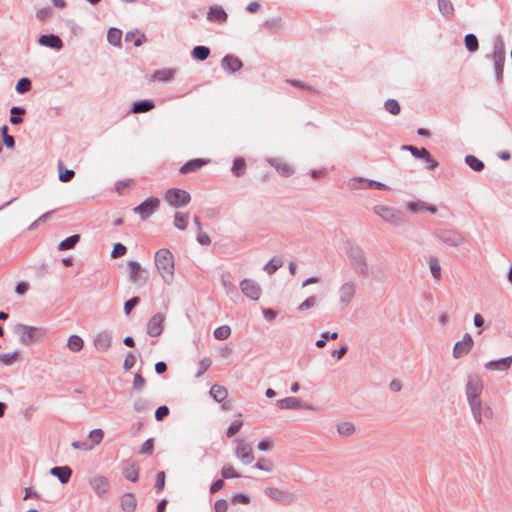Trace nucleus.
Instances as JSON below:
<instances>
[{
	"instance_id": "f257e3e1",
	"label": "nucleus",
	"mask_w": 512,
	"mask_h": 512,
	"mask_svg": "<svg viewBox=\"0 0 512 512\" xmlns=\"http://www.w3.org/2000/svg\"><path fill=\"white\" fill-rule=\"evenodd\" d=\"M483 391V382L481 378L476 375L472 374L468 376L466 388H465V394L467 397V401L472 413V416L476 423L481 424L482 419V401L480 398V395Z\"/></svg>"
},
{
	"instance_id": "f03ea898",
	"label": "nucleus",
	"mask_w": 512,
	"mask_h": 512,
	"mask_svg": "<svg viewBox=\"0 0 512 512\" xmlns=\"http://www.w3.org/2000/svg\"><path fill=\"white\" fill-rule=\"evenodd\" d=\"M346 256L354 272L367 278L370 276L368 260L363 248L356 243H348L345 248Z\"/></svg>"
},
{
	"instance_id": "7ed1b4c3",
	"label": "nucleus",
	"mask_w": 512,
	"mask_h": 512,
	"mask_svg": "<svg viewBox=\"0 0 512 512\" xmlns=\"http://www.w3.org/2000/svg\"><path fill=\"white\" fill-rule=\"evenodd\" d=\"M155 265L163 280L171 284L174 279V256L169 249L162 248L155 254Z\"/></svg>"
},
{
	"instance_id": "20e7f679",
	"label": "nucleus",
	"mask_w": 512,
	"mask_h": 512,
	"mask_svg": "<svg viewBox=\"0 0 512 512\" xmlns=\"http://www.w3.org/2000/svg\"><path fill=\"white\" fill-rule=\"evenodd\" d=\"M15 333L19 336V341L23 345H30L36 342H41L47 335L48 330L43 327L17 324L15 326Z\"/></svg>"
},
{
	"instance_id": "39448f33",
	"label": "nucleus",
	"mask_w": 512,
	"mask_h": 512,
	"mask_svg": "<svg viewBox=\"0 0 512 512\" xmlns=\"http://www.w3.org/2000/svg\"><path fill=\"white\" fill-rule=\"evenodd\" d=\"M505 44L501 36H497L494 40L493 61L495 76L498 83L503 80L504 62H505Z\"/></svg>"
},
{
	"instance_id": "423d86ee",
	"label": "nucleus",
	"mask_w": 512,
	"mask_h": 512,
	"mask_svg": "<svg viewBox=\"0 0 512 512\" xmlns=\"http://www.w3.org/2000/svg\"><path fill=\"white\" fill-rule=\"evenodd\" d=\"M373 212L384 221L393 225H401L404 222V214L400 210L390 206L376 205L373 207Z\"/></svg>"
},
{
	"instance_id": "0eeeda50",
	"label": "nucleus",
	"mask_w": 512,
	"mask_h": 512,
	"mask_svg": "<svg viewBox=\"0 0 512 512\" xmlns=\"http://www.w3.org/2000/svg\"><path fill=\"white\" fill-rule=\"evenodd\" d=\"M435 237L449 247H458L465 243L463 234L453 229H439L435 232Z\"/></svg>"
},
{
	"instance_id": "6e6552de",
	"label": "nucleus",
	"mask_w": 512,
	"mask_h": 512,
	"mask_svg": "<svg viewBox=\"0 0 512 512\" xmlns=\"http://www.w3.org/2000/svg\"><path fill=\"white\" fill-rule=\"evenodd\" d=\"M165 200L175 208H181L188 205L191 201V196L186 190L179 188H170L165 193Z\"/></svg>"
},
{
	"instance_id": "1a4fd4ad",
	"label": "nucleus",
	"mask_w": 512,
	"mask_h": 512,
	"mask_svg": "<svg viewBox=\"0 0 512 512\" xmlns=\"http://www.w3.org/2000/svg\"><path fill=\"white\" fill-rule=\"evenodd\" d=\"M127 266L129 280L132 283L142 286L147 282L149 278L148 271L145 268H142L137 261L130 260L128 261Z\"/></svg>"
},
{
	"instance_id": "9d476101",
	"label": "nucleus",
	"mask_w": 512,
	"mask_h": 512,
	"mask_svg": "<svg viewBox=\"0 0 512 512\" xmlns=\"http://www.w3.org/2000/svg\"><path fill=\"white\" fill-rule=\"evenodd\" d=\"M264 493L271 500H274L284 506L291 505L295 501V496L291 492L281 490L276 487H266Z\"/></svg>"
},
{
	"instance_id": "9b49d317",
	"label": "nucleus",
	"mask_w": 512,
	"mask_h": 512,
	"mask_svg": "<svg viewBox=\"0 0 512 512\" xmlns=\"http://www.w3.org/2000/svg\"><path fill=\"white\" fill-rule=\"evenodd\" d=\"M159 204L160 201L157 197H149L137 205L133 211L134 213L138 214L141 219L145 220L158 209Z\"/></svg>"
},
{
	"instance_id": "f8f14e48",
	"label": "nucleus",
	"mask_w": 512,
	"mask_h": 512,
	"mask_svg": "<svg viewBox=\"0 0 512 512\" xmlns=\"http://www.w3.org/2000/svg\"><path fill=\"white\" fill-rule=\"evenodd\" d=\"M356 293V284L352 281H348L343 283L339 290V305L340 308L343 310L348 307L352 299L354 298Z\"/></svg>"
},
{
	"instance_id": "ddd939ff",
	"label": "nucleus",
	"mask_w": 512,
	"mask_h": 512,
	"mask_svg": "<svg viewBox=\"0 0 512 512\" xmlns=\"http://www.w3.org/2000/svg\"><path fill=\"white\" fill-rule=\"evenodd\" d=\"M401 149L409 151L415 158L424 160L429 164V170H434L438 167V162L432 158L430 152L426 148H417L413 145H403Z\"/></svg>"
},
{
	"instance_id": "4468645a",
	"label": "nucleus",
	"mask_w": 512,
	"mask_h": 512,
	"mask_svg": "<svg viewBox=\"0 0 512 512\" xmlns=\"http://www.w3.org/2000/svg\"><path fill=\"white\" fill-rule=\"evenodd\" d=\"M235 441L237 443V446L235 448V456L244 465L252 463L254 460V455L251 445L240 438H237Z\"/></svg>"
},
{
	"instance_id": "2eb2a0df",
	"label": "nucleus",
	"mask_w": 512,
	"mask_h": 512,
	"mask_svg": "<svg viewBox=\"0 0 512 512\" xmlns=\"http://www.w3.org/2000/svg\"><path fill=\"white\" fill-rule=\"evenodd\" d=\"M473 347V339L469 333H465L463 339L455 343L453 348V357L455 359L462 358L467 355Z\"/></svg>"
},
{
	"instance_id": "dca6fc26",
	"label": "nucleus",
	"mask_w": 512,
	"mask_h": 512,
	"mask_svg": "<svg viewBox=\"0 0 512 512\" xmlns=\"http://www.w3.org/2000/svg\"><path fill=\"white\" fill-rule=\"evenodd\" d=\"M242 293L251 300H258L261 295V287L258 283L251 279H244L240 282Z\"/></svg>"
},
{
	"instance_id": "f3484780",
	"label": "nucleus",
	"mask_w": 512,
	"mask_h": 512,
	"mask_svg": "<svg viewBox=\"0 0 512 512\" xmlns=\"http://www.w3.org/2000/svg\"><path fill=\"white\" fill-rule=\"evenodd\" d=\"M165 316L162 313L154 314L147 323L146 332L151 337H158L163 331Z\"/></svg>"
},
{
	"instance_id": "a211bd4d",
	"label": "nucleus",
	"mask_w": 512,
	"mask_h": 512,
	"mask_svg": "<svg viewBox=\"0 0 512 512\" xmlns=\"http://www.w3.org/2000/svg\"><path fill=\"white\" fill-rule=\"evenodd\" d=\"M96 350L106 352L112 344V335L109 331L104 330L98 333L93 340Z\"/></svg>"
},
{
	"instance_id": "6ab92c4d",
	"label": "nucleus",
	"mask_w": 512,
	"mask_h": 512,
	"mask_svg": "<svg viewBox=\"0 0 512 512\" xmlns=\"http://www.w3.org/2000/svg\"><path fill=\"white\" fill-rule=\"evenodd\" d=\"M89 484L98 496H103L109 489L108 479L101 475L90 478Z\"/></svg>"
},
{
	"instance_id": "aec40b11",
	"label": "nucleus",
	"mask_w": 512,
	"mask_h": 512,
	"mask_svg": "<svg viewBox=\"0 0 512 512\" xmlns=\"http://www.w3.org/2000/svg\"><path fill=\"white\" fill-rule=\"evenodd\" d=\"M276 405L280 409L295 410L300 408H308L307 403L296 397H286L276 402Z\"/></svg>"
},
{
	"instance_id": "412c9836",
	"label": "nucleus",
	"mask_w": 512,
	"mask_h": 512,
	"mask_svg": "<svg viewBox=\"0 0 512 512\" xmlns=\"http://www.w3.org/2000/svg\"><path fill=\"white\" fill-rule=\"evenodd\" d=\"M38 43L41 46L49 47L55 50H60L63 47V41L58 35L55 34H44L38 39Z\"/></svg>"
},
{
	"instance_id": "4be33fe9",
	"label": "nucleus",
	"mask_w": 512,
	"mask_h": 512,
	"mask_svg": "<svg viewBox=\"0 0 512 512\" xmlns=\"http://www.w3.org/2000/svg\"><path fill=\"white\" fill-rule=\"evenodd\" d=\"M221 66L225 71L235 73L242 68L243 63L239 58L228 54L222 58Z\"/></svg>"
},
{
	"instance_id": "5701e85b",
	"label": "nucleus",
	"mask_w": 512,
	"mask_h": 512,
	"mask_svg": "<svg viewBox=\"0 0 512 512\" xmlns=\"http://www.w3.org/2000/svg\"><path fill=\"white\" fill-rule=\"evenodd\" d=\"M50 474L57 477L62 484L69 482L72 469L69 466H55L50 469Z\"/></svg>"
},
{
	"instance_id": "b1692460",
	"label": "nucleus",
	"mask_w": 512,
	"mask_h": 512,
	"mask_svg": "<svg viewBox=\"0 0 512 512\" xmlns=\"http://www.w3.org/2000/svg\"><path fill=\"white\" fill-rule=\"evenodd\" d=\"M512 365V356L501 358L498 360H492L485 364V368L488 370H508Z\"/></svg>"
},
{
	"instance_id": "393cba45",
	"label": "nucleus",
	"mask_w": 512,
	"mask_h": 512,
	"mask_svg": "<svg viewBox=\"0 0 512 512\" xmlns=\"http://www.w3.org/2000/svg\"><path fill=\"white\" fill-rule=\"evenodd\" d=\"M206 164H207V161L204 159H200V158L192 159V160H189L188 162H186L183 166H181L179 172L181 174L186 175V174H189V173L199 170Z\"/></svg>"
},
{
	"instance_id": "a878e982",
	"label": "nucleus",
	"mask_w": 512,
	"mask_h": 512,
	"mask_svg": "<svg viewBox=\"0 0 512 512\" xmlns=\"http://www.w3.org/2000/svg\"><path fill=\"white\" fill-rule=\"evenodd\" d=\"M154 107H155V103L153 100H150V99L138 100L132 104L131 112L135 113V114L145 113V112L152 110Z\"/></svg>"
},
{
	"instance_id": "bb28decb",
	"label": "nucleus",
	"mask_w": 512,
	"mask_h": 512,
	"mask_svg": "<svg viewBox=\"0 0 512 512\" xmlns=\"http://www.w3.org/2000/svg\"><path fill=\"white\" fill-rule=\"evenodd\" d=\"M120 505L124 512H134L137 506V501L134 494L125 493L121 497Z\"/></svg>"
},
{
	"instance_id": "cd10ccee",
	"label": "nucleus",
	"mask_w": 512,
	"mask_h": 512,
	"mask_svg": "<svg viewBox=\"0 0 512 512\" xmlns=\"http://www.w3.org/2000/svg\"><path fill=\"white\" fill-rule=\"evenodd\" d=\"M227 13L220 6L211 7L208 12V19L211 21H216L218 23H223L227 20Z\"/></svg>"
},
{
	"instance_id": "c85d7f7f",
	"label": "nucleus",
	"mask_w": 512,
	"mask_h": 512,
	"mask_svg": "<svg viewBox=\"0 0 512 512\" xmlns=\"http://www.w3.org/2000/svg\"><path fill=\"white\" fill-rule=\"evenodd\" d=\"M269 163L284 177H288L293 173V169L287 163L278 159H270Z\"/></svg>"
},
{
	"instance_id": "c756f323",
	"label": "nucleus",
	"mask_w": 512,
	"mask_h": 512,
	"mask_svg": "<svg viewBox=\"0 0 512 512\" xmlns=\"http://www.w3.org/2000/svg\"><path fill=\"white\" fill-rule=\"evenodd\" d=\"M79 241H80V235L73 234V235L65 238L58 244V250L65 251V250L73 249Z\"/></svg>"
},
{
	"instance_id": "7c9ffc66",
	"label": "nucleus",
	"mask_w": 512,
	"mask_h": 512,
	"mask_svg": "<svg viewBox=\"0 0 512 512\" xmlns=\"http://www.w3.org/2000/svg\"><path fill=\"white\" fill-rule=\"evenodd\" d=\"M175 74H176L175 69H161V70H156L153 73L152 77L155 80H158L161 82H167V81H171L174 78Z\"/></svg>"
},
{
	"instance_id": "2f4dec72",
	"label": "nucleus",
	"mask_w": 512,
	"mask_h": 512,
	"mask_svg": "<svg viewBox=\"0 0 512 512\" xmlns=\"http://www.w3.org/2000/svg\"><path fill=\"white\" fill-rule=\"evenodd\" d=\"M428 265L430 268V272L435 280H440L442 277L441 274V266L439 260L435 256H430L428 258Z\"/></svg>"
},
{
	"instance_id": "473e14b6",
	"label": "nucleus",
	"mask_w": 512,
	"mask_h": 512,
	"mask_svg": "<svg viewBox=\"0 0 512 512\" xmlns=\"http://www.w3.org/2000/svg\"><path fill=\"white\" fill-rule=\"evenodd\" d=\"M191 56L199 61H204L210 56V49L207 46H195L191 51Z\"/></svg>"
},
{
	"instance_id": "72a5a7b5",
	"label": "nucleus",
	"mask_w": 512,
	"mask_h": 512,
	"mask_svg": "<svg viewBox=\"0 0 512 512\" xmlns=\"http://www.w3.org/2000/svg\"><path fill=\"white\" fill-rule=\"evenodd\" d=\"M210 395L214 398L215 401L220 403L226 399L228 391L225 387L215 384L210 389Z\"/></svg>"
},
{
	"instance_id": "f704fd0d",
	"label": "nucleus",
	"mask_w": 512,
	"mask_h": 512,
	"mask_svg": "<svg viewBox=\"0 0 512 512\" xmlns=\"http://www.w3.org/2000/svg\"><path fill=\"white\" fill-rule=\"evenodd\" d=\"M84 341L78 335H71L67 341V347L72 352H79L83 349Z\"/></svg>"
},
{
	"instance_id": "c9c22d12",
	"label": "nucleus",
	"mask_w": 512,
	"mask_h": 512,
	"mask_svg": "<svg viewBox=\"0 0 512 512\" xmlns=\"http://www.w3.org/2000/svg\"><path fill=\"white\" fill-rule=\"evenodd\" d=\"M465 163L475 172H481L485 168L484 162L474 155H467Z\"/></svg>"
},
{
	"instance_id": "e433bc0d",
	"label": "nucleus",
	"mask_w": 512,
	"mask_h": 512,
	"mask_svg": "<svg viewBox=\"0 0 512 512\" xmlns=\"http://www.w3.org/2000/svg\"><path fill=\"white\" fill-rule=\"evenodd\" d=\"M438 9L447 18L452 17L454 14V7L450 0H438Z\"/></svg>"
},
{
	"instance_id": "4c0bfd02",
	"label": "nucleus",
	"mask_w": 512,
	"mask_h": 512,
	"mask_svg": "<svg viewBox=\"0 0 512 512\" xmlns=\"http://www.w3.org/2000/svg\"><path fill=\"white\" fill-rule=\"evenodd\" d=\"M122 473L127 480L136 482L138 479L139 470L135 464H129L123 468Z\"/></svg>"
},
{
	"instance_id": "58836bf2",
	"label": "nucleus",
	"mask_w": 512,
	"mask_h": 512,
	"mask_svg": "<svg viewBox=\"0 0 512 512\" xmlns=\"http://www.w3.org/2000/svg\"><path fill=\"white\" fill-rule=\"evenodd\" d=\"M246 163L242 157L235 158L232 166V172L236 177H241L245 174Z\"/></svg>"
},
{
	"instance_id": "ea45409f",
	"label": "nucleus",
	"mask_w": 512,
	"mask_h": 512,
	"mask_svg": "<svg viewBox=\"0 0 512 512\" xmlns=\"http://www.w3.org/2000/svg\"><path fill=\"white\" fill-rule=\"evenodd\" d=\"M122 38L121 30L117 28H110L107 33V40L114 46H120Z\"/></svg>"
},
{
	"instance_id": "a19ab883",
	"label": "nucleus",
	"mask_w": 512,
	"mask_h": 512,
	"mask_svg": "<svg viewBox=\"0 0 512 512\" xmlns=\"http://www.w3.org/2000/svg\"><path fill=\"white\" fill-rule=\"evenodd\" d=\"M188 225V214L176 212L174 215V226L179 230H185Z\"/></svg>"
},
{
	"instance_id": "79ce46f5",
	"label": "nucleus",
	"mask_w": 512,
	"mask_h": 512,
	"mask_svg": "<svg viewBox=\"0 0 512 512\" xmlns=\"http://www.w3.org/2000/svg\"><path fill=\"white\" fill-rule=\"evenodd\" d=\"M282 266H283V261L281 260V258L274 257L264 266V270L269 275H272Z\"/></svg>"
},
{
	"instance_id": "37998d69",
	"label": "nucleus",
	"mask_w": 512,
	"mask_h": 512,
	"mask_svg": "<svg viewBox=\"0 0 512 512\" xmlns=\"http://www.w3.org/2000/svg\"><path fill=\"white\" fill-rule=\"evenodd\" d=\"M465 47L469 52H475L478 50L479 43L478 39L474 34H467L464 38Z\"/></svg>"
},
{
	"instance_id": "c03bdc74",
	"label": "nucleus",
	"mask_w": 512,
	"mask_h": 512,
	"mask_svg": "<svg viewBox=\"0 0 512 512\" xmlns=\"http://www.w3.org/2000/svg\"><path fill=\"white\" fill-rule=\"evenodd\" d=\"M31 87H32L31 80L27 77H23L18 80L15 89L19 94H24V93L30 91Z\"/></svg>"
},
{
	"instance_id": "a18cd8bd",
	"label": "nucleus",
	"mask_w": 512,
	"mask_h": 512,
	"mask_svg": "<svg viewBox=\"0 0 512 512\" xmlns=\"http://www.w3.org/2000/svg\"><path fill=\"white\" fill-rule=\"evenodd\" d=\"M384 108L387 112H389L392 115H398L401 111L400 105L398 101L395 99H388L384 103Z\"/></svg>"
},
{
	"instance_id": "49530a36",
	"label": "nucleus",
	"mask_w": 512,
	"mask_h": 512,
	"mask_svg": "<svg viewBox=\"0 0 512 512\" xmlns=\"http://www.w3.org/2000/svg\"><path fill=\"white\" fill-rule=\"evenodd\" d=\"M231 334V329L227 325L220 326L215 329L214 337L217 340H226Z\"/></svg>"
},
{
	"instance_id": "de8ad7c7",
	"label": "nucleus",
	"mask_w": 512,
	"mask_h": 512,
	"mask_svg": "<svg viewBox=\"0 0 512 512\" xmlns=\"http://www.w3.org/2000/svg\"><path fill=\"white\" fill-rule=\"evenodd\" d=\"M348 186L353 190L366 189V179L363 177L351 178L348 181Z\"/></svg>"
},
{
	"instance_id": "09e8293b",
	"label": "nucleus",
	"mask_w": 512,
	"mask_h": 512,
	"mask_svg": "<svg viewBox=\"0 0 512 512\" xmlns=\"http://www.w3.org/2000/svg\"><path fill=\"white\" fill-rule=\"evenodd\" d=\"M75 172L71 169L63 170L62 162H59V180L61 182H69L73 179Z\"/></svg>"
},
{
	"instance_id": "8fccbe9b",
	"label": "nucleus",
	"mask_w": 512,
	"mask_h": 512,
	"mask_svg": "<svg viewBox=\"0 0 512 512\" xmlns=\"http://www.w3.org/2000/svg\"><path fill=\"white\" fill-rule=\"evenodd\" d=\"M338 433L343 436H349L355 431V427L352 423L343 422L337 426Z\"/></svg>"
},
{
	"instance_id": "3c124183",
	"label": "nucleus",
	"mask_w": 512,
	"mask_h": 512,
	"mask_svg": "<svg viewBox=\"0 0 512 512\" xmlns=\"http://www.w3.org/2000/svg\"><path fill=\"white\" fill-rule=\"evenodd\" d=\"M221 475L224 479L239 478L241 476L231 465H224L221 469Z\"/></svg>"
},
{
	"instance_id": "603ef678",
	"label": "nucleus",
	"mask_w": 512,
	"mask_h": 512,
	"mask_svg": "<svg viewBox=\"0 0 512 512\" xmlns=\"http://www.w3.org/2000/svg\"><path fill=\"white\" fill-rule=\"evenodd\" d=\"M254 467L258 470L271 472L273 470L274 465L270 460L261 458L257 461V463L254 465Z\"/></svg>"
},
{
	"instance_id": "864d4df0",
	"label": "nucleus",
	"mask_w": 512,
	"mask_h": 512,
	"mask_svg": "<svg viewBox=\"0 0 512 512\" xmlns=\"http://www.w3.org/2000/svg\"><path fill=\"white\" fill-rule=\"evenodd\" d=\"M19 352L14 351L12 353H2L0 354V362L4 365H12L13 362L18 358Z\"/></svg>"
},
{
	"instance_id": "5fc2aeb1",
	"label": "nucleus",
	"mask_w": 512,
	"mask_h": 512,
	"mask_svg": "<svg viewBox=\"0 0 512 512\" xmlns=\"http://www.w3.org/2000/svg\"><path fill=\"white\" fill-rule=\"evenodd\" d=\"M212 361L210 358L205 357L198 363V371L196 377H201L211 366Z\"/></svg>"
},
{
	"instance_id": "6e6d98bb",
	"label": "nucleus",
	"mask_w": 512,
	"mask_h": 512,
	"mask_svg": "<svg viewBox=\"0 0 512 512\" xmlns=\"http://www.w3.org/2000/svg\"><path fill=\"white\" fill-rule=\"evenodd\" d=\"M242 425H243L242 421H238V420L233 421L227 429V432H226L227 437L231 438L234 435H236L240 431Z\"/></svg>"
},
{
	"instance_id": "4d7b16f0",
	"label": "nucleus",
	"mask_w": 512,
	"mask_h": 512,
	"mask_svg": "<svg viewBox=\"0 0 512 512\" xmlns=\"http://www.w3.org/2000/svg\"><path fill=\"white\" fill-rule=\"evenodd\" d=\"M126 252H127V248L125 245H123L122 243H116L111 252V257L118 258V257L125 255Z\"/></svg>"
},
{
	"instance_id": "13d9d810",
	"label": "nucleus",
	"mask_w": 512,
	"mask_h": 512,
	"mask_svg": "<svg viewBox=\"0 0 512 512\" xmlns=\"http://www.w3.org/2000/svg\"><path fill=\"white\" fill-rule=\"evenodd\" d=\"M424 207H426V203L420 200L406 204V208L411 212L424 211Z\"/></svg>"
},
{
	"instance_id": "bf43d9fd",
	"label": "nucleus",
	"mask_w": 512,
	"mask_h": 512,
	"mask_svg": "<svg viewBox=\"0 0 512 512\" xmlns=\"http://www.w3.org/2000/svg\"><path fill=\"white\" fill-rule=\"evenodd\" d=\"M139 303V298L134 296L132 298H130L129 300H127L125 303H124V312L126 315H129L131 313V311L137 306V304Z\"/></svg>"
},
{
	"instance_id": "052dcab7",
	"label": "nucleus",
	"mask_w": 512,
	"mask_h": 512,
	"mask_svg": "<svg viewBox=\"0 0 512 512\" xmlns=\"http://www.w3.org/2000/svg\"><path fill=\"white\" fill-rule=\"evenodd\" d=\"M145 384L146 380L144 377L141 374L136 373L134 375L133 388L137 391H141L145 387Z\"/></svg>"
},
{
	"instance_id": "680f3d73",
	"label": "nucleus",
	"mask_w": 512,
	"mask_h": 512,
	"mask_svg": "<svg viewBox=\"0 0 512 512\" xmlns=\"http://www.w3.org/2000/svg\"><path fill=\"white\" fill-rule=\"evenodd\" d=\"M165 472L160 471L156 475V483H155V489L159 493L161 492L165 487Z\"/></svg>"
},
{
	"instance_id": "e2e57ef3",
	"label": "nucleus",
	"mask_w": 512,
	"mask_h": 512,
	"mask_svg": "<svg viewBox=\"0 0 512 512\" xmlns=\"http://www.w3.org/2000/svg\"><path fill=\"white\" fill-rule=\"evenodd\" d=\"M135 361H136V358H135V355L133 354V352H128L126 354V357L123 362L124 370H126V371L130 370L134 366Z\"/></svg>"
},
{
	"instance_id": "0e129e2a",
	"label": "nucleus",
	"mask_w": 512,
	"mask_h": 512,
	"mask_svg": "<svg viewBox=\"0 0 512 512\" xmlns=\"http://www.w3.org/2000/svg\"><path fill=\"white\" fill-rule=\"evenodd\" d=\"M315 304H316V297L310 296L298 306V311L308 310V309L314 307Z\"/></svg>"
},
{
	"instance_id": "69168bd1",
	"label": "nucleus",
	"mask_w": 512,
	"mask_h": 512,
	"mask_svg": "<svg viewBox=\"0 0 512 512\" xmlns=\"http://www.w3.org/2000/svg\"><path fill=\"white\" fill-rule=\"evenodd\" d=\"M169 415V408L166 405L159 406L155 411V418L157 421H162Z\"/></svg>"
},
{
	"instance_id": "338daca9",
	"label": "nucleus",
	"mask_w": 512,
	"mask_h": 512,
	"mask_svg": "<svg viewBox=\"0 0 512 512\" xmlns=\"http://www.w3.org/2000/svg\"><path fill=\"white\" fill-rule=\"evenodd\" d=\"M104 433L101 429H94L90 432L89 437L95 444H99L103 439Z\"/></svg>"
},
{
	"instance_id": "774afa93",
	"label": "nucleus",
	"mask_w": 512,
	"mask_h": 512,
	"mask_svg": "<svg viewBox=\"0 0 512 512\" xmlns=\"http://www.w3.org/2000/svg\"><path fill=\"white\" fill-rule=\"evenodd\" d=\"M215 512H226L228 510V502L224 499H219L214 504Z\"/></svg>"
}]
</instances>
